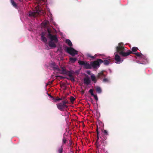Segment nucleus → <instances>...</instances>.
I'll list each match as a JSON object with an SVG mask.
<instances>
[{"instance_id":"obj_23","label":"nucleus","mask_w":153,"mask_h":153,"mask_svg":"<svg viewBox=\"0 0 153 153\" xmlns=\"http://www.w3.org/2000/svg\"><path fill=\"white\" fill-rule=\"evenodd\" d=\"M102 81L104 82H109V79L108 78H104L103 79Z\"/></svg>"},{"instance_id":"obj_8","label":"nucleus","mask_w":153,"mask_h":153,"mask_svg":"<svg viewBox=\"0 0 153 153\" xmlns=\"http://www.w3.org/2000/svg\"><path fill=\"white\" fill-rule=\"evenodd\" d=\"M41 10H37L36 11L30 12L29 13V16L35 17L39 15Z\"/></svg>"},{"instance_id":"obj_37","label":"nucleus","mask_w":153,"mask_h":153,"mask_svg":"<svg viewBox=\"0 0 153 153\" xmlns=\"http://www.w3.org/2000/svg\"><path fill=\"white\" fill-rule=\"evenodd\" d=\"M87 73L88 74H90V71H88V72H87Z\"/></svg>"},{"instance_id":"obj_24","label":"nucleus","mask_w":153,"mask_h":153,"mask_svg":"<svg viewBox=\"0 0 153 153\" xmlns=\"http://www.w3.org/2000/svg\"><path fill=\"white\" fill-rule=\"evenodd\" d=\"M138 49V48L137 47H133L131 49L132 51H131L132 52H135L137 51Z\"/></svg>"},{"instance_id":"obj_4","label":"nucleus","mask_w":153,"mask_h":153,"mask_svg":"<svg viewBox=\"0 0 153 153\" xmlns=\"http://www.w3.org/2000/svg\"><path fill=\"white\" fill-rule=\"evenodd\" d=\"M103 62V60L100 59L93 62H91V68L92 67L94 68H96L100 67V64Z\"/></svg>"},{"instance_id":"obj_12","label":"nucleus","mask_w":153,"mask_h":153,"mask_svg":"<svg viewBox=\"0 0 153 153\" xmlns=\"http://www.w3.org/2000/svg\"><path fill=\"white\" fill-rule=\"evenodd\" d=\"M51 66L53 68L54 70H57V71L60 70L58 66L56 65L55 63H52L51 64Z\"/></svg>"},{"instance_id":"obj_5","label":"nucleus","mask_w":153,"mask_h":153,"mask_svg":"<svg viewBox=\"0 0 153 153\" xmlns=\"http://www.w3.org/2000/svg\"><path fill=\"white\" fill-rule=\"evenodd\" d=\"M64 50L72 56H74L77 54V51L71 47H67L65 49H64Z\"/></svg>"},{"instance_id":"obj_16","label":"nucleus","mask_w":153,"mask_h":153,"mask_svg":"<svg viewBox=\"0 0 153 153\" xmlns=\"http://www.w3.org/2000/svg\"><path fill=\"white\" fill-rule=\"evenodd\" d=\"M11 3L12 4V5L13 6V7L15 8H16L17 7V4L16 3V2L14 1L13 0H11Z\"/></svg>"},{"instance_id":"obj_31","label":"nucleus","mask_w":153,"mask_h":153,"mask_svg":"<svg viewBox=\"0 0 153 153\" xmlns=\"http://www.w3.org/2000/svg\"><path fill=\"white\" fill-rule=\"evenodd\" d=\"M70 78L69 79L71 80L72 82H74L75 81L74 79V77L73 76V75L72 76L70 77Z\"/></svg>"},{"instance_id":"obj_11","label":"nucleus","mask_w":153,"mask_h":153,"mask_svg":"<svg viewBox=\"0 0 153 153\" xmlns=\"http://www.w3.org/2000/svg\"><path fill=\"white\" fill-rule=\"evenodd\" d=\"M96 131L97 133V140L96 142V145L97 147V148H98L99 147V143L98 142V140L99 139V131L98 130V127L97 125V128L96 129Z\"/></svg>"},{"instance_id":"obj_19","label":"nucleus","mask_w":153,"mask_h":153,"mask_svg":"<svg viewBox=\"0 0 153 153\" xmlns=\"http://www.w3.org/2000/svg\"><path fill=\"white\" fill-rule=\"evenodd\" d=\"M91 77L92 81L94 82V83H96L97 82V79H96V77L94 75H91Z\"/></svg>"},{"instance_id":"obj_3","label":"nucleus","mask_w":153,"mask_h":153,"mask_svg":"<svg viewBox=\"0 0 153 153\" xmlns=\"http://www.w3.org/2000/svg\"><path fill=\"white\" fill-rule=\"evenodd\" d=\"M68 100H62V102L56 104L57 108L61 111H63L66 110L68 107L67 104H68Z\"/></svg>"},{"instance_id":"obj_1","label":"nucleus","mask_w":153,"mask_h":153,"mask_svg":"<svg viewBox=\"0 0 153 153\" xmlns=\"http://www.w3.org/2000/svg\"><path fill=\"white\" fill-rule=\"evenodd\" d=\"M46 36L50 39L48 42L49 46L52 48H56V44L58 42L56 36L52 34L51 30L48 28L47 32H43L41 34V40L47 44V39Z\"/></svg>"},{"instance_id":"obj_36","label":"nucleus","mask_w":153,"mask_h":153,"mask_svg":"<svg viewBox=\"0 0 153 153\" xmlns=\"http://www.w3.org/2000/svg\"><path fill=\"white\" fill-rule=\"evenodd\" d=\"M46 49L47 50H49V48H48V46H47V48H46Z\"/></svg>"},{"instance_id":"obj_28","label":"nucleus","mask_w":153,"mask_h":153,"mask_svg":"<svg viewBox=\"0 0 153 153\" xmlns=\"http://www.w3.org/2000/svg\"><path fill=\"white\" fill-rule=\"evenodd\" d=\"M70 99L71 102H73L75 100V98L73 96H71V97Z\"/></svg>"},{"instance_id":"obj_27","label":"nucleus","mask_w":153,"mask_h":153,"mask_svg":"<svg viewBox=\"0 0 153 153\" xmlns=\"http://www.w3.org/2000/svg\"><path fill=\"white\" fill-rule=\"evenodd\" d=\"M89 92L91 94V95L92 96L94 95V94L93 92V90L92 89H90L89 91Z\"/></svg>"},{"instance_id":"obj_2","label":"nucleus","mask_w":153,"mask_h":153,"mask_svg":"<svg viewBox=\"0 0 153 153\" xmlns=\"http://www.w3.org/2000/svg\"><path fill=\"white\" fill-rule=\"evenodd\" d=\"M122 43H119L118 46L116 47V53H118L120 55L124 57L128 56L133 53L130 50H128L126 52H123L124 48V47L122 45Z\"/></svg>"},{"instance_id":"obj_35","label":"nucleus","mask_w":153,"mask_h":153,"mask_svg":"<svg viewBox=\"0 0 153 153\" xmlns=\"http://www.w3.org/2000/svg\"><path fill=\"white\" fill-rule=\"evenodd\" d=\"M48 95L49 96H50V97H51V98H53V96H52L50 94H48Z\"/></svg>"},{"instance_id":"obj_14","label":"nucleus","mask_w":153,"mask_h":153,"mask_svg":"<svg viewBox=\"0 0 153 153\" xmlns=\"http://www.w3.org/2000/svg\"><path fill=\"white\" fill-rule=\"evenodd\" d=\"M111 62V61L110 59H109V60H105L103 61V62L104 63V65H108Z\"/></svg>"},{"instance_id":"obj_15","label":"nucleus","mask_w":153,"mask_h":153,"mask_svg":"<svg viewBox=\"0 0 153 153\" xmlns=\"http://www.w3.org/2000/svg\"><path fill=\"white\" fill-rule=\"evenodd\" d=\"M77 59L76 58H72L71 57L70 58V62H71V63H74Z\"/></svg>"},{"instance_id":"obj_21","label":"nucleus","mask_w":153,"mask_h":153,"mask_svg":"<svg viewBox=\"0 0 153 153\" xmlns=\"http://www.w3.org/2000/svg\"><path fill=\"white\" fill-rule=\"evenodd\" d=\"M63 151V148L62 146H61L60 148H59L58 150L59 153H62Z\"/></svg>"},{"instance_id":"obj_17","label":"nucleus","mask_w":153,"mask_h":153,"mask_svg":"<svg viewBox=\"0 0 153 153\" xmlns=\"http://www.w3.org/2000/svg\"><path fill=\"white\" fill-rule=\"evenodd\" d=\"M61 70L59 69L60 70L59 71H61V73L62 74H66V73L67 71L66 70V69L65 68L62 67H61Z\"/></svg>"},{"instance_id":"obj_25","label":"nucleus","mask_w":153,"mask_h":153,"mask_svg":"<svg viewBox=\"0 0 153 153\" xmlns=\"http://www.w3.org/2000/svg\"><path fill=\"white\" fill-rule=\"evenodd\" d=\"M49 24V22L48 21H45L42 23V24L45 27H46Z\"/></svg>"},{"instance_id":"obj_32","label":"nucleus","mask_w":153,"mask_h":153,"mask_svg":"<svg viewBox=\"0 0 153 153\" xmlns=\"http://www.w3.org/2000/svg\"><path fill=\"white\" fill-rule=\"evenodd\" d=\"M93 96L94 97L96 101H97L98 99L97 95L94 94V95H93Z\"/></svg>"},{"instance_id":"obj_18","label":"nucleus","mask_w":153,"mask_h":153,"mask_svg":"<svg viewBox=\"0 0 153 153\" xmlns=\"http://www.w3.org/2000/svg\"><path fill=\"white\" fill-rule=\"evenodd\" d=\"M65 42L70 46L71 47L72 45V44L71 41L69 39H67L65 40Z\"/></svg>"},{"instance_id":"obj_10","label":"nucleus","mask_w":153,"mask_h":153,"mask_svg":"<svg viewBox=\"0 0 153 153\" xmlns=\"http://www.w3.org/2000/svg\"><path fill=\"white\" fill-rule=\"evenodd\" d=\"M91 81L88 77H86L84 79V83L85 84L88 85L91 83Z\"/></svg>"},{"instance_id":"obj_26","label":"nucleus","mask_w":153,"mask_h":153,"mask_svg":"<svg viewBox=\"0 0 153 153\" xmlns=\"http://www.w3.org/2000/svg\"><path fill=\"white\" fill-rule=\"evenodd\" d=\"M101 138L102 140L104 141L107 139V137L105 135H103Z\"/></svg>"},{"instance_id":"obj_7","label":"nucleus","mask_w":153,"mask_h":153,"mask_svg":"<svg viewBox=\"0 0 153 153\" xmlns=\"http://www.w3.org/2000/svg\"><path fill=\"white\" fill-rule=\"evenodd\" d=\"M114 55V59L116 61L115 62L116 63L120 64L123 62V60L121 59L120 56L117 53H115Z\"/></svg>"},{"instance_id":"obj_30","label":"nucleus","mask_w":153,"mask_h":153,"mask_svg":"<svg viewBox=\"0 0 153 153\" xmlns=\"http://www.w3.org/2000/svg\"><path fill=\"white\" fill-rule=\"evenodd\" d=\"M103 133H104V134L105 135H108V131L105 130H103Z\"/></svg>"},{"instance_id":"obj_20","label":"nucleus","mask_w":153,"mask_h":153,"mask_svg":"<svg viewBox=\"0 0 153 153\" xmlns=\"http://www.w3.org/2000/svg\"><path fill=\"white\" fill-rule=\"evenodd\" d=\"M65 74H66L69 77L72 76L73 75L72 73L70 71H67L66 73Z\"/></svg>"},{"instance_id":"obj_9","label":"nucleus","mask_w":153,"mask_h":153,"mask_svg":"<svg viewBox=\"0 0 153 153\" xmlns=\"http://www.w3.org/2000/svg\"><path fill=\"white\" fill-rule=\"evenodd\" d=\"M97 77L98 79H102L103 78L105 77L106 75L104 74L103 71H101L98 74Z\"/></svg>"},{"instance_id":"obj_13","label":"nucleus","mask_w":153,"mask_h":153,"mask_svg":"<svg viewBox=\"0 0 153 153\" xmlns=\"http://www.w3.org/2000/svg\"><path fill=\"white\" fill-rule=\"evenodd\" d=\"M96 90L97 92L99 94H100L102 92V89L99 86H97L96 88Z\"/></svg>"},{"instance_id":"obj_6","label":"nucleus","mask_w":153,"mask_h":153,"mask_svg":"<svg viewBox=\"0 0 153 153\" xmlns=\"http://www.w3.org/2000/svg\"><path fill=\"white\" fill-rule=\"evenodd\" d=\"M79 65H83V68L86 69H90L91 68V64H90L87 62L79 61L78 62Z\"/></svg>"},{"instance_id":"obj_34","label":"nucleus","mask_w":153,"mask_h":153,"mask_svg":"<svg viewBox=\"0 0 153 153\" xmlns=\"http://www.w3.org/2000/svg\"><path fill=\"white\" fill-rule=\"evenodd\" d=\"M62 100V99L61 98H56L55 100L58 101V100Z\"/></svg>"},{"instance_id":"obj_22","label":"nucleus","mask_w":153,"mask_h":153,"mask_svg":"<svg viewBox=\"0 0 153 153\" xmlns=\"http://www.w3.org/2000/svg\"><path fill=\"white\" fill-rule=\"evenodd\" d=\"M133 54H134L136 55L137 56L139 57H140L142 56L143 55L141 53H133Z\"/></svg>"},{"instance_id":"obj_33","label":"nucleus","mask_w":153,"mask_h":153,"mask_svg":"<svg viewBox=\"0 0 153 153\" xmlns=\"http://www.w3.org/2000/svg\"><path fill=\"white\" fill-rule=\"evenodd\" d=\"M88 57H90L92 59H94V56H91V55H90V54L88 55Z\"/></svg>"},{"instance_id":"obj_29","label":"nucleus","mask_w":153,"mask_h":153,"mask_svg":"<svg viewBox=\"0 0 153 153\" xmlns=\"http://www.w3.org/2000/svg\"><path fill=\"white\" fill-rule=\"evenodd\" d=\"M67 141V140L65 139V138L63 137L62 140V143L63 144H65L66 143Z\"/></svg>"}]
</instances>
